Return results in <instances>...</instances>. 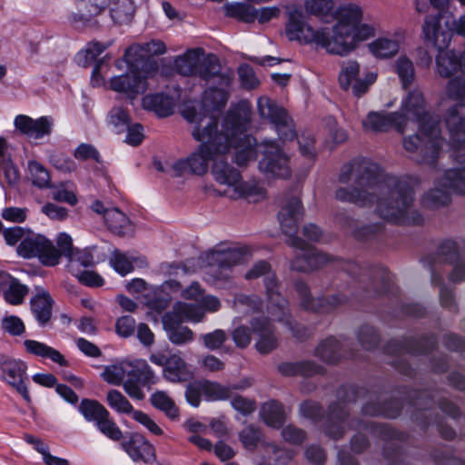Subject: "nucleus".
Returning <instances> with one entry per match:
<instances>
[{
    "mask_svg": "<svg viewBox=\"0 0 465 465\" xmlns=\"http://www.w3.org/2000/svg\"><path fill=\"white\" fill-rule=\"evenodd\" d=\"M251 114L250 103L241 101L227 112L222 129L217 130V122L213 116L203 114L193 106L184 108L182 115L193 125L192 135L201 144L187 158L173 163L174 174L203 175L207 172L211 160L214 161L218 155L225 154L232 147L235 149L237 165L244 166L254 161L256 143L254 137L246 134Z\"/></svg>",
    "mask_w": 465,
    "mask_h": 465,
    "instance_id": "nucleus-1",
    "label": "nucleus"
},
{
    "mask_svg": "<svg viewBox=\"0 0 465 465\" xmlns=\"http://www.w3.org/2000/svg\"><path fill=\"white\" fill-rule=\"evenodd\" d=\"M338 180L354 183L351 188L340 187L336 199L360 206L376 203L378 215L395 224H420L421 214L414 208V191L403 179L383 173L381 168L365 158L353 159L342 165Z\"/></svg>",
    "mask_w": 465,
    "mask_h": 465,
    "instance_id": "nucleus-2",
    "label": "nucleus"
},
{
    "mask_svg": "<svg viewBox=\"0 0 465 465\" xmlns=\"http://www.w3.org/2000/svg\"><path fill=\"white\" fill-rule=\"evenodd\" d=\"M337 23L330 28L326 51L345 55L357 44L374 35V28L363 21V9L352 3L341 5L335 12Z\"/></svg>",
    "mask_w": 465,
    "mask_h": 465,
    "instance_id": "nucleus-3",
    "label": "nucleus"
},
{
    "mask_svg": "<svg viewBox=\"0 0 465 465\" xmlns=\"http://www.w3.org/2000/svg\"><path fill=\"white\" fill-rule=\"evenodd\" d=\"M211 174L214 182L222 187L217 191L219 195L232 200L243 198L252 202L265 198L266 191L259 183L243 181L240 171L223 159L214 160Z\"/></svg>",
    "mask_w": 465,
    "mask_h": 465,
    "instance_id": "nucleus-4",
    "label": "nucleus"
},
{
    "mask_svg": "<svg viewBox=\"0 0 465 465\" xmlns=\"http://www.w3.org/2000/svg\"><path fill=\"white\" fill-rule=\"evenodd\" d=\"M302 214V206L299 198L292 197L282 202L278 220L282 232L289 236L288 244L295 249L298 259H302L304 262H334L329 254L318 251L295 236Z\"/></svg>",
    "mask_w": 465,
    "mask_h": 465,
    "instance_id": "nucleus-5",
    "label": "nucleus"
},
{
    "mask_svg": "<svg viewBox=\"0 0 465 465\" xmlns=\"http://www.w3.org/2000/svg\"><path fill=\"white\" fill-rule=\"evenodd\" d=\"M423 34L439 50L436 56L437 73L444 78L452 76L457 72L465 74V50L455 52L444 50L450 43L451 34L449 31H439V17L424 22Z\"/></svg>",
    "mask_w": 465,
    "mask_h": 465,
    "instance_id": "nucleus-6",
    "label": "nucleus"
},
{
    "mask_svg": "<svg viewBox=\"0 0 465 465\" xmlns=\"http://www.w3.org/2000/svg\"><path fill=\"white\" fill-rule=\"evenodd\" d=\"M396 113L401 117L404 132L408 129V125L411 123H416L420 126V131L430 126L432 155H430L429 161H432L439 143L437 140L439 120L433 116L428 108L423 93L419 88L410 90L401 99L400 110Z\"/></svg>",
    "mask_w": 465,
    "mask_h": 465,
    "instance_id": "nucleus-7",
    "label": "nucleus"
},
{
    "mask_svg": "<svg viewBox=\"0 0 465 465\" xmlns=\"http://www.w3.org/2000/svg\"><path fill=\"white\" fill-rule=\"evenodd\" d=\"M457 167L447 170L437 181V187L422 197V204L428 208H439L450 203L449 191L465 194V153L458 151L453 154Z\"/></svg>",
    "mask_w": 465,
    "mask_h": 465,
    "instance_id": "nucleus-8",
    "label": "nucleus"
},
{
    "mask_svg": "<svg viewBox=\"0 0 465 465\" xmlns=\"http://www.w3.org/2000/svg\"><path fill=\"white\" fill-rule=\"evenodd\" d=\"M446 96L456 102L449 108L445 119L451 145L457 149L465 148V78L450 79L446 86Z\"/></svg>",
    "mask_w": 465,
    "mask_h": 465,
    "instance_id": "nucleus-9",
    "label": "nucleus"
},
{
    "mask_svg": "<svg viewBox=\"0 0 465 465\" xmlns=\"http://www.w3.org/2000/svg\"><path fill=\"white\" fill-rule=\"evenodd\" d=\"M285 33L289 40L298 41L303 44H314L317 47L326 50L330 28L322 27L317 30L305 22L304 15L301 8L293 6L289 11V19Z\"/></svg>",
    "mask_w": 465,
    "mask_h": 465,
    "instance_id": "nucleus-10",
    "label": "nucleus"
},
{
    "mask_svg": "<svg viewBox=\"0 0 465 465\" xmlns=\"http://www.w3.org/2000/svg\"><path fill=\"white\" fill-rule=\"evenodd\" d=\"M254 140H256L254 138ZM257 143V141H255ZM259 147L262 158L259 162V170L268 177L286 179L291 176L290 157L275 141L265 140L260 145L255 144L257 152Z\"/></svg>",
    "mask_w": 465,
    "mask_h": 465,
    "instance_id": "nucleus-11",
    "label": "nucleus"
},
{
    "mask_svg": "<svg viewBox=\"0 0 465 465\" xmlns=\"http://www.w3.org/2000/svg\"><path fill=\"white\" fill-rule=\"evenodd\" d=\"M257 109L261 118L273 124L282 140L291 141L296 137L292 119L275 101L267 96H262L257 101Z\"/></svg>",
    "mask_w": 465,
    "mask_h": 465,
    "instance_id": "nucleus-12",
    "label": "nucleus"
},
{
    "mask_svg": "<svg viewBox=\"0 0 465 465\" xmlns=\"http://www.w3.org/2000/svg\"><path fill=\"white\" fill-rule=\"evenodd\" d=\"M166 52V46L160 40H151L146 43L131 45L124 54L125 63H129L133 70L142 69L153 74L157 70L156 63L151 58Z\"/></svg>",
    "mask_w": 465,
    "mask_h": 465,
    "instance_id": "nucleus-13",
    "label": "nucleus"
},
{
    "mask_svg": "<svg viewBox=\"0 0 465 465\" xmlns=\"http://www.w3.org/2000/svg\"><path fill=\"white\" fill-rule=\"evenodd\" d=\"M256 251L257 249L252 245L223 241L203 252L199 260L201 262H242L253 259Z\"/></svg>",
    "mask_w": 465,
    "mask_h": 465,
    "instance_id": "nucleus-14",
    "label": "nucleus"
},
{
    "mask_svg": "<svg viewBox=\"0 0 465 465\" xmlns=\"http://www.w3.org/2000/svg\"><path fill=\"white\" fill-rule=\"evenodd\" d=\"M430 136V126H427L423 131H420L419 127L418 134L404 137L402 144L408 153H416L417 162L429 165H434L440 156V153L444 141L440 136V128L437 126V140L439 143L434 158L432 161H429V158H430V155H432V146Z\"/></svg>",
    "mask_w": 465,
    "mask_h": 465,
    "instance_id": "nucleus-15",
    "label": "nucleus"
},
{
    "mask_svg": "<svg viewBox=\"0 0 465 465\" xmlns=\"http://www.w3.org/2000/svg\"><path fill=\"white\" fill-rule=\"evenodd\" d=\"M27 365L25 362L0 355V378L12 388H14L26 402L31 401L26 374Z\"/></svg>",
    "mask_w": 465,
    "mask_h": 465,
    "instance_id": "nucleus-16",
    "label": "nucleus"
},
{
    "mask_svg": "<svg viewBox=\"0 0 465 465\" xmlns=\"http://www.w3.org/2000/svg\"><path fill=\"white\" fill-rule=\"evenodd\" d=\"M128 72L124 74L111 78L110 87L117 93L124 94L133 100L137 94H143L147 89V79L152 75L142 69L133 70L131 64L126 63Z\"/></svg>",
    "mask_w": 465,
    "mask_h": 465,
    "instance_id": "nucleus-17",
    "label": "nucleus"
},
{
    "mask_svg": "<svg viewBox=\"0 0 465 465\" xmlns=\"http://www.w3.org/2000/svg\"><path fill=\"white\" fill-rule=\"evenodd\" d=\"M91 209L94 213L103 215L104 223L113 233L118 236H133L134 234V223L120 209L116 207L107 208L99 200L93 202Z\"/></svg>",
    "mask_w": 465,
    "mask_h": 465,
    "instance_id": "nucleus-18",
    "label": "nucleus"
},
{
    "mask_svg": "<svg viewBox=\"0 0 465 465\" xmlns=\"http://www.w3.org/2000/svg\"><path fill=\"white\" fill-rule=\"evenodd\" d=\"M231 84H232L222 85L218 83L211 84L203 93L202 104L196 103L185 104L182 108L181 112L186 107L193 106L196 107L203 114L213 116L218 123V115L215 112L221 111L226 106L230 95ZM217 130H219L218 127Z\"/></svg>",
    "mask_w": 465,
    "mask_h": 465,
    "instance_id": "nucleus-19",
    "label": "nucleus"
},
{
    "mask_svg": "<svg viewBox=\"0 0 465 465\" xmlns=\"http://www.w3.org/2000/svg\"><path fill=\"white\" fill-rule=\"evenodd\" d=\"M195 76L210 84L227 85L233 80V72L232 70H223L219 58L213 54H204L200 55Z\"/></svg>",
    "mask_w": 465,
    "mask_h": 465,
    "instance_id": "nucleus-20",
    "label": "nucleus"
},
{
    "mask_svg": "<svg viewBox=\"0 0 465 465\" xmlns=\"http://www.w3.org/2000/svg\"><path fill=\"white\" fill-rule=\"evenodd\" d=\"M262 275L265 276L264 282L270 303L278 307L282 313L281 315H277L274 312H272V314L275 316L278 321L283 322L286 318L285 306L287 305V302L283 298H281L275 290L277 282L274 273L271 272L270 263H256L253 269L246 273V278L255 279Z\"/></svg>",
    "mask_w": 465,
    "mask_h": 465,
    "instance_id": "nucleus-21",
    "label": "nucleus"
},
{
    "mask_svg": "<svg viewBox=\"0 0 465 465\" xmlns=\"http://www.w3.org/2000/svg\"><path fill=\"white\" fill-rule=\"evenodd\" d=\"M54 244L45 235L28 230L25 238L16 248L17 254L24 259L45 258L54 253Z\"/></svg>",
    "mask_w": 465,
    "mask_h": 465,
    "instance_id": "nucleus-22",
    "label": "nucleus"
},
{
    "mask_svg": "<svg viewBox=\"0 0 465 465\" xmlns=\"http://www.w3.org/2000/svg\"><path fill=\"white\" fill-rule=\"evenodd\" d=\"M362 128L364 132L371 133H385L391 128L395 129L400 134L404 133L401 117L396 112L371 111L362 121Z\"/></svg>",
    "mask_w": 465,
    "mask_h": 465,
    "instance_id": "nucleus-23",
    "label": "nucleus"
},
{
    "mask_svg": "<svg viewBox=\"0 0 465 465\" xmlns=\"http://www.w3.org/2000/svg\"><path fill=\"white\" fill-rule=\"evenodd\" d=\"M15 128L31 139H42L52 133L54 120L50 116H42L37 119L25 114H19L15 118Z\"/></svg>",
    "mask_w": 465,
    "mask_h": 465,
    "instance_id": "nucleus-24",
    "label": "nucleus"
},
{
    "mask_svg": "<svg viewBox=\"0 0 465 465\" xmlns=\"http://www.w3.org/2000/svg\"><path fill=\"white\" fill-rule=\"evenodd\" d=\"M86 251V258H81L79 262H97L108 260L109 262H141L140 257L134 252H122L108 242L100 245H92L83 248Z\"/></svg>",
    "mask_w": 465,
    "mask_h": 465,
    "instance_id": "nucleus-25",
    "label": "nucleus"
},
{
    "mask_svg": "<svg viewBox=\"0 0 465 465\" xmlns=\"http://www.w3.org/2000/svg\"><path fill=\"white\" fill-rule=\"evenodd\" d=\"M251 324L256 336L255 348L260 353L268 354L278 347V336L267 318H254Z\"/></svg>",
    "mask_w": 465,
    "mask_h": 465,
    "instance_id": "nucleus-26",
    "label": "nucleus"
},
{
    "mask_svg": "<svg viewBox=\"0 0 465 465\" xmlns=\"http://www.w3.org/2000/svg\"><path fill=\"white\" fill-rule=\"evenodd\" d=\"M121 446L134 462L142 461L148 465L156 462L154 447L142 435L133 434Z\"/></svg>",
    "mask_w": 465,
    "mask_h": 465,
    "instance_id": "nucleus-27",
    "label": "nucleus"
},
{
    "mask_svg": "<svg viewBox=\"0 0 465 465\" xmlns=\"http://www.w3.org/2000/svg\"><path fill=\"white\" fill-rule=\"evenodd\" d=\"M347 416L348 411L343 401L331 404L324 422L325 434L333 440L341 438L348 425Z\"/></svg>",
    "mask_w": 465,
    "mask_h": 465,
    "instance_id": "nucleus-28",
    "label": "nucleus"
},
{
    "mask_svg": "<svg viewBox=\"0 0 465 465\" xmlns=\"http://www.w3.org/2000/svg\"><path fill=\"white\" fill-rule=\"evenodd\" d=\"M296 290L301 298V305L307 311L328 312L344 302V299L341 295H334L330 298H319L317 300L312 299L308 287L303 282H298L296 284Z\"/></svg>",
    "mask_w": 465,
    "mask_h": 465,
    "instance_id": "nucleus-29",
    "label": "nucleus"
},
{
    "mask_svg": "<svg viewBox=\"0 0 465 465\" xmlns=\"http://www.w3.org/2000/svg\"><path fill=\"white\" fill-rule=\"evenodd\" d=\"M54 252L49 255V259L57 262L64 257L68 262H79L81 258H86V251H82L74 246L73 238L66 232H60L56 237Z\"/></svg>",
    "mask_w": 465,
    "mask_h": 465,
    "instance_id": "nucleus-30",
    "label": "nucleus"
},
{
    "mask_svg": "<svg viewBox=\"0 0 465 465\" xmlns=\"http://www.w3.org/2000/svg\"><path fill=\"white\" fill-rule=\"evenodd\" d=\"M163 375L167 381L177 383L193 379V371L179 354L173 353L169 355V361L163 370Z\"/></svg>",
    "mask_w": 465,
    "mask_h": 465,
    "instance_id": "nucleus-31",
    "label": "nucleus"
},
{
    "mask_svg": "<svg viewBox=\"0 0 465 465\" xmlns=\"http://www.w3.org/2000/svg\"><path fill=\"white\" fill-rule=\"evenodd\" d=\"M181 323L171 314H164L163 317V325L167 332L168 339L176 345H183L194 339V332L189 327L182 326Z\"/></svg>",
    "mask_w": 465,
    "mask_h": 465,
    "instance_id": "nucleus-32",
    "label": "nucleus"
},
{
    "mask_svg": "<svg viewBox=\"0 0 465 465\" xmlns=\"http://www.w3.org/2000/svg\"><path fill=\"white\" fill-rule=\"evenodd\" d=\"M435 255L446 262H458L465 258V239L447 238L437 244Z\"/></svg>",
    "mask_w": 465,
    "mask_h": 465,
    "instance_id": "nucleus-33",
    "label": "nucleus"
},
{
    "mask_svg": "<svg viewBox=\"0 0 465 465\" xmlns=\"http://www.w3.org/2000/svg\"><path fill=\"white\" fill-rule=\"evenodd\" d=\"M30 305L32 313L39 325L47 324L52 317L53 299L50 294L44 290L39 291L31 298Z\"/></svg>",
    "mask_w": 465,
    "mask_h": 465,
    "instance_id": "nucleus-34",
    "label": "nucleus"
},
{
    "mask_svg": "<svg viewBox=\"0 0 465 465\" xmlns=\"http://www.w3.org/2000/svg\"><path fill=\"white\" fill-rule=\"evenodd\" d=\"M175 102L164 94H148L143 98V107L155 113L159 117H167L174 111Z\"/></svg>",
    "mask_w": 465,
    "mask_h": 465,
    "instance_id": "nucleus-35",
    "label": "nucleus"
},
{
    "mask_svg": "<svg viewBox=\"0 0 465 465\" xmlns=\"http://www.w3.org/2000/svg\"><path fill=\"white\" fill-rule=\"evenodd\" d=\"M166 314H171L178 322H202L204 320V310L199 304L176 302L173 310Z\"/></svg>",
    "mask_w": 465,
    "mask_h": 465,
    "instance_id": "nucleus-36",
    "label": "nucleus"
},
{
    "mask_svg": "<svg viewBox=\"0 0 465 465\" xmlns=\"http://www.w3.org/2000/svg\"><path fill=\"white\" fill-rule=\"evenodd\" d=\"M278 371L283 376L301 375L311 377L315 374L322 373L323 368L312 361H304L298 362H282L277 367Z\"/></svg>",
    "mask_w": 465,
    "mask_h": 465,
    "instance_id": "nucleus-37",
    "label": "nucleus"
},
{
    "mask_svg": "<svg viewBox=\"0 0 465 465\" xmlns=\"http://www.w3.org/2000/svg\"><path fill=\"white\" fill-rule=\"evenodd\" d=\"M403 33L395 34V38L381 37L369 45L370 51L378 58H390L394 56L400 48V42Z\"/></svg>",
    "mask_w": 465,
    "mask_h": 465,
    "instance_id": "nucleus-38",
    "label": "nucleus"
},
{
    "mask_svg": "<svg viewBox=\"0 0 465 465\" xmlns=\"http://www.w3.org/2000/svg\"><path fill=\"white\" fill-rule=\"evenodd\" d=\"M0 291L3 292L4 299L7 303L11 305H20L24 302L29 289L17 279L9 275L8 279L5 280V283L0 287Z\"/></svg>",
    "mask_w": 465,
    "mask_h": 465,
    "instance_id": "nucleus-39",
    "label": "nucleus"
},
{
    "mask_svg": "<svg viewBox=\"0 0 465 465\" xmlns=\"http://www.w3.org/2000/svg\"><path fill=\"white\" fill-rule=\"evenodd\" d=\"M109 5V0H77L79 13L72 15L74 22H88L99 15Z\"/></svg>",
    "mask_w": 465,
    "mask_h": 465,
    "instance_id": "nucleus-40",
    "label": "nucleus"
},
{
    "mask_svg": "<svg viewBox=\"0 0 465 465\" xmlns=\"http://www.w3.org/2000/svg\"><path fill=\"white\" fill-rule=\"evenodd\" d=\"M24 345L27 352L39 356L42 358L50 359L52 361L61 365L67 366L68 362L64 357L53 347L46 345L45 343L35 341L25 340Z\"/></svg>",
    "mask_w": 465,
    "mask_h": 465,
    "instance_id": "nucleus-41",
    "label": "nucleus"
},
{
    "mask_svg": "<svg viewBox=\"0 0 465 465\" xmlns=\"http://www.w3.org/2000/svg\"><path fill=\"white\" fill-rule=\"evenodd\" d=\"M260 416L268 426L273 428H280L285 421L283 405L273 400L262 404Z\"/></svg>",
    "mask_w": 465,
    "mask_h": 465,
    "instance_id": "nucleus-42",
    "label": "nucleus"
},
{
    "mask_svg": "<svg viewBox=\"0 0 465 465\" xmlns=\"http://www.w3.org/2000/svg\"><path fill=\"white\" fill-rule=\"evenodd\" d=\"M203 54L202 48L191 49L179 55L174 60V68L184 76L195 75L200 55Z\"/></svg>",
    "mask_w": 465,
    "mask_h": 465,
    "instance_id": "nucleus-43",
    "label": "nucleus"
},
{
    "mask_svg": "<svg viewBox=\"0 0 465 465\" xmlns=\"http://www.w3.org/2000/svg\"><path fill=\"white\" fill-rule=\"evenodd\" d=\"M130 366L132 371L129 373V377L138 381L142 386L150 387L156 383L155 373L144 360L132 361Z\"/></svg>",
    "mask_w": 465,
    "mask_h": 465,
    "instance_id": "nucleus-44",
    "label": "nucleus"
},
{
    "mask_svg": "<svg viewBox=\"0 0 465 465\" xmlns=\"http://www.w3.org/2000/svg\"><path fill=\"white\" fill-rule=\"evenodd\" d=\"M28 179L32 183L40 188L47 189L52 187L51 175L49 171L40 163L31 160L27 163Z\"/></svg>",
    "mask_w": 465,
    "mask_h": 465,
    "instance_id": "nucleus-45",
    "label": "nucleus"
},
{
    "mask_svg": "<svg viewBox=\"0 0 465 465\" xmlns=\"http://www.w3.org/2000/svg\"><path fill=\"white\" fill-rule=\"evenodd\" d=\"M223 9L227 16L245 23L253 22L257 16V9L245 3H228Z\"/></svg>",
    "mask_w": 465,
    "mask_h": 465,
    "instance_id": "nucleus-46",
    "label": "nucleus"
},
{
    "mask_svg": "<svg viewBox=\"0 0 465 465\" xmlns=\"http://www.w3.org/2000/svg\"><path fill=\"white\" fill-rule=\"evenodd\" d=\"M340 350V342L336 339L330 337L318 345L315 354L325 362L335 363L341 357Z\"/></svg>",
    "mask_w": 465,
    "mask_h": 465,
    "instance_id": "nucleus-47",
    "label": "nucleus"
},
{
    "mask_svg": "<svg viewBox=\"0 0 465 465\" xmlns=\"http://www.w3.org/2000/svg\"><path fill=\"white\" fill-rule=\"evenodd\" d=\"M131 371L130 361H122L119 364L105 367L102 377L110 384L120 385L129 377Z\"/></svg>",
    "mask_w": 465,
    "mask_h": 465,
    "instance_id": "nucleus-48",
    "label": "nucleus"
},
{
    "mask_svg": "<svg viewBox=\"0 0 465 465\" xmlns=\"http://www.w3.org/2000/svg\"><path fill=\"white\" fill-rule=\"evenodd\" d=\"M152 405L157 410L164 412L171 420H175L179 416V410L174 401L164 391H156L150 398Z\"/></svg>",
    "mask_w": 465,
    "mask_h": 465,
    "instance_id": "nucleus-49",
    "label": "nucleus"
},
{
    "mask_svg": "<svg viewBox=\"0 0 465 465\" xmlns=\"http://www.w3.org/2000/svg\"><path fill=\"white\" fill-rule=\"evenodd\" d=\"M110 12L114 23L128 24L133 19L134 5L131 0H115Z\"/></svg>",
    "mask_w": 465,
    "mask_h": 465,
    "instance_id": "nucleus-50",
    "label": "nucleus"
},
{
    "mask_svg": "<svg viewBox=\"0 0 465 465\" xmlns=\"http://www.w3.org/2000/svg\"><path fill=\"white\" fill-rule=\"evenodd\" d=\"M401 408V405L398 401H391L384 405L379 406L372 402H369L362 408V412L365 415H381L387 418H395L400 414Z\"/></svg>",
    "mask_w": 465,
    "mask_h": 465,
    "instance_id": "nucleus-51",
    "label": "nucleus"
},
{
    "mask_svg": "<svg viewBox=\"0 0 465 465\" xmlns=\"http://www.w3.org/2000/svg\"><path fill=\"white\" fill-rule=\"evenodd\" d=\"M79 412L87 421L96 422L106 414V408L94 400L84 399L78 406Z\"/></svg>",
    "mask_w": 465,
    "mask_h": 465,
    "instance_id": "nucleus-52",
    "label": "nucleus"
},
{
    "mask_svg": "<svg viewBox=\"0 0 465 465\" xmlns=\"http://www.w3.org/2000/svg\"><path fill=\"white\" fill-rule=\"evenodd\" d=\"M107 45L100 42H90L84 50L76 54V62L79 65L86 67L90 65L105 49Z\"/></svg>",
    "mask_w": 465,
    "mask_h": 465,
    "instance_id": "nucleus-53",
    "label": "nucleus"
},
{
    "mask_svg": "<svg viewBox=\"0 0 465 465\" xmlns=\"http://www.w3.org/2000/svg\"><path fill=\"white\" fill-rule=\"evenodd\" d=\"M130 121L128 112L121 106H114L108 113L107 122L117 134L124 133Z\"/></svg>",
    "mask_w": 465,
    "mask_h": 465,
    "instance_id": "nucleus-54",
    "label": "nucleus"
},
{
    "mask_svg": "<svg viewBox=\"0 0 465 465\" xmlns=\"http://www.w3.org/2000/svg\"><path fill=\"white\" fill-rule=\"evenodd\" d=\"M203 395L207 401H223L231 396V389L218 382H202Z\"/></svg>",
    "mask_w": 465,
    "mask_h": 465,
    "instance_id": "nucleus-55",
    "label": "nucleus"
},
{
    "mask_svg": "<svg viewBox=\"0 0 465 465\" xmlns=\"http://www.w3.org/2000/svg\"><path fill=\"white\" fill-rule=\"evenodd\" d=\"M106 402L109 407L119 413L132 414L134 411L133 405L117 390H110L107 392Z\"/></svg>",
    "mask_w": 465,
    "mask_h": 465,
    "instance_id": "nucleus-56",
    "label": "nucleus"
},
{
    "mask_svg": "<svg viewBox=\"0 0 465 465\" xmlns=\"http://www.w3.org/2000/svg\"><path fill=\"white\" fill-rule=\"evenodd\" d=\"M396 72L401 79L402 87L407 89L414 79V66L406 56H400L395 63Z\"/></svg>",
    "mask_w": 465,
    "mask_h": 465,
    "instance_id": "nucleus-57",
    "label": "nucleus"
},
{
    "mask_svg": "<svg viewBox=\"0 0 465 465\" xmlns=\"http://www.w3.org/2000/svg\"><path fill=\"white\" fill-rule=\"evenodd\" d=\"M67 271L71 272L78 281L89 287H100L104 285V279L97 272L86 269H74L71 263L67 266Z\"/></svg>",
    "mask_w": 465,
    "mask_h": 465,
    "instance_id": "nucleus-58",
    "label": "nucleus"
},
{
    "mask_svg": "<svg viewBox=\"0 0 465 465\" xmlns=\"http://www.w3.org/2000/svg\"><path fill=\"white\" fill-rule=\"evenodd\" d=\"M305 10L308 14L315 15L322 20L331 15L333 0H306Z\"/></svg>",
    "mask_w": 465,
    "mask_h": 465,
    "instance_id": "nucleus-59",
    "label": "nucleus"
},
{
    "mask_svg": "<svg viewBox=\"0 0 465 465\" xmlns=\"http://www.w3.org/2000/svg\"><path fill=\"white\" fill-rule=\"evenodd\" d=\"M95 425L104 435L113 440H120L123 438L122 430L111 418L108 411L103 418L95 422Z\"/></svg>",
    "mask_w": 465,
    "mask_h": 465,
    "instance_id": "nucleus-60",
    "label": "nucleus"
},
{
    "mask_svg": "<svg viewBox=\"0 0 465 465\" xmlns=\"http://www.w3.org/2000/svg\"><path fill=\"white\" fill-rule=\"evenodd\" d=\"M360 74V65L355 61L345 62L339 74V83L342 89L348 90Z\"/></svg>",
    "mask_w": 465,
    "mask_h": 465,
    "instance_id": "nucleus-61",
    "label": "nucleus"
},
{
    "mask_svg": "<svg viewBox=\"0 0 465 465\" xmlns=\"http://www.w3.org/2000/svg\"><path fill=\"white\" fill-rule=\"evenodd\" d=\"M357 429H363L371 435H377L384 440H392L398 438L399 434L387 425H375L369 422H358Z\"/></svg>",
    "mask_w": 465,
    "mask_h": 465,
    "instance_id": "nucleus-62",
    "label": "nucleus"
},
{
    "mask_svg": "<svg viewBox=\"0 0 465 465\" xmlns=\"http://www.w3.org/2000/svg\"><path fill=\"white\" fill-rule=\"evenodd\" d=\"M200 340L207 349L215 351L220 349L226 341L227 334L223 330L217 329L212 332L202 334Z\"/></svg>",
    "mask_w": 465,
    "mask_h": 465,
    "instance_id": "nucleus-63",
    "label": "nucleus"
},
{
    "mask_svg": "<svg viewBox=\"0 0 465 465\" xmlns=\"http://www.w3.org/2000/svg\"><path fill=\"white\" fill-rule=\"evenodd\" d=\"M358 339L361 345L366 350H371L379 341V336L373 327L370 325H363L361 327Z\"/></svg>",
    "mask_w": 465,
    "mask_h": 465,
    "instance_id": "nucleus-64",
    "label": "nucleus"
}]
</instances>
